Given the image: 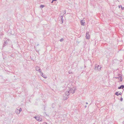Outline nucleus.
<instances>
[{"label":"nucleus","instance_id":"393cba45","mask_svg":"<svg viewBox=\"0 0 124 124\" xmlns=\"http://www.w3.org/2000/svg\"><path fill=\"white\" fill-rule=\"evenodd\" d=\"M42 124H47V123L46 122H44Z\"/></svg>","mask_w":124,"mask_h":124},{"label":"nucleus","instance_id":"39448f33","mask_svg":"<svg viewBox=\"0 0 124 124\" xmlns=\"http://www.w3.org/2000/svg\"><path fill=\"white\" fill-rule=\"evenodd\" d=\"M34 118H35L37 120L39 121H41L42 120L41 118H40V117L35 116L34 117Z\"/></svg>","mask_w":124,"mask_h":124},{"label":"nucleus","instance_id":"bb28decb","mask_svg":"<svg viewBox=\"0 0 124 124\" xmlns=\"http://www.w3.org/2000/svg\"><path fill=\"white\" fill-rule=\"evenodd\" d=\"M114 78H116V79L117 78V77H114Z\"/></svg>","mask_w":124,"mask_h":124},{"label":"nucleus","instance_id":"72a5a7b5","mask_svg":"<svg viewBox=\"0 0 124 124\" xmlns=\"http://www.w3.org/2000/svg\"><path fill=\"white\" fill-rule=\"evenodd\" d=\"M4 35V34H3V33L2 34H1V35Z\"/></svg>","mask_w":124,"mask_h":124},{"label":"nucleus","instance_id":"7ed1b4c3","mask_svg":"<svg viewBox=\"0 0 124 124\" xmlns=\"http://www.w3.org/2000/svg\"><path fill=\"white\" fill-rule=\"evenodd\" d=\"M65 95H67V97L66 98H65V99H64V100H67L68 98L69 97H68V96H69L70 94V91H66L65 93Z\"/></svg>","mask_w":124,"mask_h":124},{"label":"nucleus","instance_id":"423d86ee","mask_svg":"<svg viewBox=\"0 0 124 124\" xmlns=\"http://www.w3.org/2000/svg\"><path fill=\"white\" fill-rule=\"evenodd\" d=\"M90 35L88 32H86V39H90Z\"/></svg>","mask_w":124,"mask_h":124},{"label":"nucleus","instance_id":"5701e85b","mask_svg":"<svg viewBox=\"0 0 124 124\" xmlns=\"http://www.w3.org/2000/svg\"><path fill=\"white\" fill-rule=\"evenodd\" d=\"M122 76H119V77H117V78L118 79H120L121 78V77Z\"/></svg>","mask_w":124,"mask_h":124},{"label":"nucleus","instance_id":"4468645a","mask_svg":"<svg viewBox=\"0 0 124 124\" xmlns=\"http://www.w3.org/2000/svg\"><path fill=\"white\" fill-rule=\"evenodd\" d=\"M40 68L39 67H36V70L37 71H38L39 69Z\"/></svg>","mask_w":124,"mask_h":124},{"label":"nucleus","instance_id":"412c9836","mask_svg":"<svg viewBox=\"0 0 124 124\" xmlns=\"http://www.w3.org/2000/svg\"><path fill=\"white\" fill-rule=\"evenodd\" d=\"M120 100L121 101H123V99L122 97H121Z\"/></svg>","mask_w":124,"mask_h":124},{"label":"nucleus","instance_id":"6e6552de","mask_svg":"<svg viewBox=\"0 0 124 124\" xmlns=\"http://www.w3.org/2000/svg\"><path fill=\"white\" fill-rule=\"evenodd\" d=\"M118 93V92H116L115 93V95L118 96L119 95H121L122 94V93L121 92L119 93Z\"/></svg>","mask_w":124,"mask_h":124},{"label":"nucleus","instance_id":"0eeeda50","mask_svg":"<svg viewBox=\"0 0 124 124\" xmlns=\"http://www.w3.org/2000/svg\"><path fill=\"white\" fill-rule=\"evenodd\" d=\"M80 23L81 25L83 26L85 25V22L83 21V20H81L80 21Z\"/></svg>","mask_w":124,"mask_h":124},{"label":"nucleus","instance_id":"f704fd0d","mask_svg":"<svg viewBox=\"0 0 124 124\" xmlns=\"http://www.w3.org/2000/svg\"><path fill=\"white\" fill-rule=\"evenodd\" d=\"M65 13H64V14H65Z\"/></svg>","mask_w":124,"mask_h":124},{"label":"nucleus","instance_id":"20e7f679","mask_svg":"<svg viewBox=\"0 0 124 124\" xmlns=\"http://www.w3.org/2000/svg\"><path fill=\"white\" fill-rule=\"evenodd\" d=\"M9 42V39H8L6 41H5L3 44V47L7 45Z\"/></svg>","mask_w":124,"mask_h":124},{"label":"nucleus","instance_id":"a211bd4d","mask_svg":"<svg viewBox=\"0 0 124 124\" xmlns=\"http://www.w3.org/2000/svg\"><path fill=\"white\" fill-rule=\"evenodd\" d=\"M120 6H121V8H122V9H124V8H123L122 7V5H120V6H119V8H120Z\"/></svg>","mask_w":124,"mask_h":124},{"label":"nucleus","instance_id":"7c9ffc66","mask_svg":"<svg viewBox=\"0 0 124 124\" xmlns=\"http://www.w3.org/2000/svg\"><path fill=\"white\" fill-rule=\"evenodd\" d=\"M39 45V44H37V46H38Z\"/></svg>","mask_w":124,"mask_h":124},{"label":"nucleus","instance_id":"a878e982","mask_svg":"<svg viewBox=\"0 0 124 124\" xmlns=\"http://www.w3.org/2000/svg\"><path fill=\"white\" fill-rule=\"evenodd\" d=\"M53 1H57V0H53Z\"/></svg>","mask_w":124,"mask_h":124},{"label":"nucleus","instance_id":"9d476101","mask_svg":"<svg viewBox=\"0 0 124 124\" xmlns=\"http://www.w3.org/2000/svg\"><path fill=\"white\" fill-rule=\"evenodd\" d=\"M41 76L44 78H46V76L42 72L41 73Z\"/></svg>","mask_w":124,"mask_h":124},{"label":"nucleus","instance_id":"f3484780","mask_svg":"<svg viewBox=\"0 0 124 124\" xmlns=\"http://www.w3.org/2000/svg\"><path fill=\"white\" fill-rule=\"evenodd\" d=\"M22 110V109L21 108H20V109L19 110H17V111H20V112Z\"/></svg>","mask_w":124,"mask_h":124},{"label":"nucleus","instance_id":"2f4dec72","mask_svg":"<svg viewBox=\"0 0 124 124\" xmlns=\"http://www.w3.org/2000/svg\"><path fill=\"white\" fill-rule=\"evenodd\" d=\"M86 104H88V103L87 102H86Z\"/></svg>","mask_w":124,"mask_h":124},{"label":"nucleus","instance_id":"f8f14e48","mask_svg":"<svg viewBox=\"0 0 124 124\" xmlns=\"http://www.w3.org/2000/svg\"><path fill=\"white\" fill-rule=\"evenodd\" d=\"M61 20L62 21V23H63V16H61Z\"/></svg>","mask_w":124,"mask_h":124},{"label":"nucleus","instance_id":"cd10ccee","mask_svg":"<svg viewBox=\"0 0 124 124\" xmlns=\"http://www.w3.org/2000/svg\"><path fill=\"white\" fill-rule=\"evenodd\" d=\"M53 2H54V1H53V0H52L51 2V3H53Z\"/></svg>","mask_w":124,"mask_h":124},{"label":"nucleus","instance_id":"b1692460","mask_svg":"<svg viewBox=\"0 0 124 124\" xmlns=\"http://www.w3.org/2000/svg\"><path fill=\"white\" fill-rule=\"evenodd\" d=\"M118 76H121V74H118Z\"/></svg>","mask_w":124,"mask_h":124},{"label":"nucleus","instance_id":"f257e3e1","mask_svg":"<svg viewBox=\"0 0 124 124\" xmlns=\"http://www.w3.org/2000/svg\"><path fill=\"white\" fill-rule=\"evenodd\" d=\"M101 66H99L97 64L95 65L94 69L96 71H99L101 70Z\"/></svg>","mask_w":124,"mask_h":124},{"label":"nucleus","instance_id":"dca6fc26","mask_svg":"<svg viewBox=\"0 0 124 124\" xmlns=\"http://www.w3.org/2000/svg\"><path fill=\"white\" fill-rule=\"evenodd\" d=\"M38 71L39 72L41 73L42 72H41V70L40 69V68H39L38 70Z\"/></svg>","mask_w":124,"mask_h":124},{"label":"nucleus","instance_id":"1a4fd4ad","mask_svg":"<svg viewBox=\"0 0 124 124\" xmlns=\"http://www.w3.org/2000/svg\"><path fill=\"white\" fill-rule=\"evenodd\" d=\"M124 88V85H121L120 86L118 87V89H123Z\"/></svg>","mask_w":124,"mask_h":124},{"label":"nucleus","instance_id":"c9c22d12","mask_svg":"<svg viewBox=\"0 0 124 124\" xmlns=\"http://www.w3.org/2000/svg\"><path fill=\"white\" fill-rule=\"evenodd\" d=\"M123 123L124 124V121L123 122Z\"/></svg>","mask_w":124,"mask_h":124},{"label":"nucleus","instance_id":"9b49d317","mask_svg":"<svg viewBox=\"0 0 124 124\" xmlns=\"http://www.w3.org/2000/svg\"><path fill=\"white\" fill-rule=\"evenodd\" d=\"M74 64L76 65V67L77 66V64H76V63H74L72 65V67H73L74 68L75 67L74 66Z\"/></svg>","mask_w":124,"mask_h":124},{"label":"nucleus","instance_id":"c756f323","mask_svg":"<svg viewBox=\"0 0 124 124\" xmlns=\"http://www.w3.org/2000/svg\"><path fill=\"white\" fill-rule=\"evenodd\" d=\"M84 67H85V68L86 67V66H85V65H84Z\"/></svg>","mask_w":124,"mask_h":124},{"label":"nucleus","instance_id":"473e14b6","mask_svg":"<svg viewBox=\"0 0 124 124\" xmlns=\"http://www.w3.org/2000/svg\"><path fill=\"white\" fill-rule=\"evenodd\" d=\"M34 47L35 49V48H36V47L35 46H34Z\"/></svg>","mask_w":124,"mask_h":124},{"label":"nucleus","instance_id":"f03ea898","mask_svg":"<svg viewBox=\"0 0 124 124\" xmlns=\"http://www.w3.org/2000/svg\"><path fill=\"white\" fill-rule=\"evenodd\" d=\"M69 89L70 92V93H71L72 94H73L75 93V91L76 90V89L75 87H73V88H69Z\"/></svg>","mask_w":124,"mask_h":124},{"label":"nucleus","instance_id":"4be33fe9","mask_svg":"<svg viewBox=\"0 0 124 124\" xmlns=\"http://www.w3.org/2000/svg\"><path fill=\"white\" fill-rule=\"evenodd\" d=\"M16 112L17 114H19L20 113V111H18V112Z\"/></svg>","mask_w":124,"mask_h":124},{"label":"nucleus","instance_id":"ddd939ff","mask_svg":"<svg viewBox=\"0 0 124 124\" xmlns=\"http://www.w3.org/2000/svg\"><path fill=\"white\" fill-rule=\"evenodd\" d=\"M120 79V80L118 82H122L123 80V78H122V77H121V78Z\"/></svg>","mask_w":124,"mask_h":124},{"label":"nucleus","instance_id":"6ab92c4d","mask_svg":"<svg viewBox=\"0 0 124 124\" xmlns=\"http://www.w3.org/2000/svg\"><path fill=\"white\" fill-rule=\"evenodd\" d=\"M63 40H64V39L63 38H62L60 39V41L61 42H62L63 41Z\"/></svg>","mask_w":124,"mask_h":124},{"label":"nucleus","instance_id":"2eb2a0df","mask_svg":"<svg viewBox=\"0 0 124 124\" xmlns=\"http://www.w3.org/2000/svg\"><path fill=\"white\" fill-rule=\"evenodd\" d=\"M45 6L44 5H40V7L41 8H43Z\"/></svg>","mask_w":124,"mask_h":124},{"label":"nucleus","instance_id":"c85d7f7f","mask_svg":"<svg viewBox=\"0 0 124 124\" xmlns=\"http://www.w3.org/2000/svg\"><path fill=\"white\" fill-rule=\"evenodd\" d=\"M86 107H87V106H86V105H85V108H86Z\"/></svg>","mask_w":124,"mask_h":124},{"label":"nucleus","instance_id":"aec40b11","mask_svg":"<svg viewBox=\"0 0 124 124\" xmlns=\"http://www.w3.org/2000/svg\"><path fill=\"white\" fill-rule=\"evenodd\" d=\"M68 72H69V74H72L73 73L71 71H69Z\"/></svg>","mask_w":124,"mask_h":124}]
</instances>
